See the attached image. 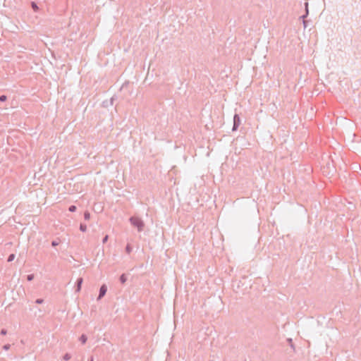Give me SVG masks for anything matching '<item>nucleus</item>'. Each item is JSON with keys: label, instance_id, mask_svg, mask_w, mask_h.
<instances>
[{"label": "nucleus", "instance_id": "9d476101", "mask_svg": "<svg viewBox=\"0 0 361 361\" xmlns=\"http://www.w3.org/2000/svg\"><path fill=\"white\" fill-rule=\"evenodd\" d=\"M32 8L35 10V11H37L38 10V6L36 5L35 3L32 2Z\"/></svg>", "mask_w": 361, "mask_h": 361}, {"label": "nucleus", "instance_id": "2eb2a0df", "mask_svg": "<svg viewBox=\"0 0 361 361\" xmlns=\"http://www.w3.org/2000/svg\"><path fill=\"white\" fill-rule=\"evenodd\" d=\"M36 302H37V303H42V300H39V299H38V300H37V301H36Z\"/></svg>", "mask_w": 361, "mask_h": 361}, {"label": "nucleus", "instance_id": "f03ea898", "mask_svg": "<svg viewBox=\"0 0 361 361\" xmlns=\"http://www.w3.org/2000/svg\"><path fill=\"white\" fill-rule=\"evenodd\" d=\"M106 290H107V288L105 285L102 286V287L100 288V290H99V299H100L102 297H103L106 294Z\"/></svg>", "mask_w": 361, "mask_h": 361}, {"label": "nucleus", "instance_id": "4468645a", "mask_svg": "<svg viewBox=\"0 0 361 361\" xmlns=\"http://www.w3.org/2000/svg\"><path fill=\"white\" fill-rule=\"evenodd\" d=\"M33 277H34V276H33V275H29V276H27V280L31 281V280H32V279H33Z\"/></svg>", "mask_w": 361, "mask_h": 361}, {"label": "nucleus", "instance_id": "0eeeda50", "mask_svg": "<svg viewBox=\"0 0 361 361\" xmlns=\"http://www.w3.org/2000/svg\"><path fill=\"white\" fill-rule=\"evenodd\" d=\"M80 229L85 232L87 230V226L85 225L81 224L80 226Z\"/></svg>", "mask_w": 361, "mask_h": 361}, {"label": "nucleus", "instance_id": "ddd939ff", "mask_svg": "<svg viewBox=\"0 0 361 361\" xmlns=\"http://www.w3.org/2000/svg\"><path fill=\"white\" fill-rule=\"evenodd\" d=\"M109 236L106 235L103 239V243H105L108 240Z\"/></svg>", "mask_w": 361, "mask_h": 361}, {"label": "nucleus", "instance_id": "1a4fd4ad", "mask_svg": "<svg viewBox=\"0 0 361 361\" xmlns=\"http://www.w3.org/2000/svg\"><path fill=\"white\" fill-rule=\"evenodd\" d=\"M14 257H15V255L13 254L10 255L8 258V261L11 262L12 260H13Z\"/></svg>", "mask_w": 361, "mask_h": 361}, {"label": "nucleus", "instance_id": "9b49d317", "mask_svg": "<svg viewBox=\"0 0 361 361\" xmlns=\"http://www.w3.org/2000/svg\"><path fill=\"white\" fill-rule=\"evenodd\" d=\"M90 214L88 212H86L85 214V219L88 220L90 219Z\"/></svg>", "mask_w": 361, "mask_h": 361}, {"label": "nucleus", "instance_id": "dca6fc26", "mask_svg": "<svg viewBox=\"0 0 361 361\" xmlns=\"http://www.w3.org/2000/svg\"><path fill=\"white\" fill-rule=\"evenodd\" d=\"M6 334V331L5 330L1 331V334L5 335Z\"/></svg>", "mask_w": 361, "mask_h": 361}, {"label": "nucleus", "instance_id": "423d86ee", "mask_svg": "<svg viewBox=\"0 0 361 361\" xmlns=\"http://www.w3.org/2000/svg\"><path fill=\"white\" fill-rule=\"evenodd\" d=\"M120 280L121 281L122 283H124L126 281V277L124 274L121 275V277H120Z\"/></svg>", "mask_w": 361, "mask_h": 361}, {"label": "nucleus", "instance_id": "f257e3e1", "mask_svg": "<svg viewBox=\"0 0 361 361\" xmlns=\"http://www.w3.org/2000/svg\"><path fill=\"white\" fill-rule=\"evenodd\" d=\"M130 221L134 226H136L138 228L139 231L142 229L144 224L140 218L133 216L130 219Z\"/></svg>", "mask_w": 361, "mask_h": 361}, {"label": "nucleus", "instance_id": "7ed1b4c3", "mask_svg": "<svg viewBox=\"0 0 361 361\" xmlns=\"http://www.w3.org/2000/svg\"><path fill=\"white\" fill-rule=\"evenodd\" d=\"M82 283V278L78 279V281H77V289H76L77 292H79L80 290Z\"/></svg>", "mask_w": 361, "mask_h": 361}, {"label": "nucleus", "instance_id": "20e7f679", "mask_svg": "<svg viewBox=\"0 0 361 361\" xmlns=\"http://www.w3.org/2000/svg\"><path fill=\"white\" fill-rule=\"evenodd\" d=\"M240 118L238 115H235L234 116V129L235 128V126L240 123Z\"/></svg>", "mask_w": 361, "mask_h": 361}, {"label": "nucleus", "instance_id": "39448f33", "mask_svg": "<svg viewBox=\"0 0 361 361\" xmlns=\"http://www.w3.org/2000/svg\"><path fill=\"white\" fill-rule=\"evenodd\" d=\"M80 341L82 342V343H83V344L85 343L87 341L86 336L82 335L81 337L80 338Z\"/></svg>", "mask_w": 361, "mask_h": 361}, {"label": "nucleus", "instance_id": "f8f14e48", "mask_svg": "<svg viewBox=\"0 0 361 361\" xmlns=\"http://www.w3.org/2000/svg\"><path fill=\"white\" fill-rule=\"evenodd\" d=\"M6 99V97L5 95H2L0 97V101L4 102Z\"/></svg>", "mask_w": 361, "mask_h": 361}, {"label": "nucleus", "instance_id": "6e6552de", "mask_svg": "<svg viewBox=\"0 0 361 361\" xmlns=\"http://www.w3.org/2000/svg\"><path fill=\"white\" fill-rule=\"evenodd\" d=\"M76 209V207L74 206V205H72L69 207V211L71 212H75Z\"/></svg>", "mask_w": 361, "mask_h": 361}]
</instances>
